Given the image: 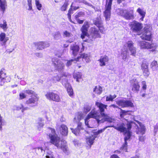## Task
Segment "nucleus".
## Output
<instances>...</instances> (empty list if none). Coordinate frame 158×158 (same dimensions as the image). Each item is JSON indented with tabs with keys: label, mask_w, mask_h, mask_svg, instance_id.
<instances>
[{
	"label": "nucleus",
	"mask_w": 158,
	"mask_h": 158,
	"mask_svg": "<svg viewBox=\"0 0 158 158\" xmlns=\"http://www.w3.org/2000/svg\"><path fill=\"white\" fill-rule=\"evenodd\" d=\"M135 123L133 121H128L126 124L127 128L125 127V124L123 123L117 124L116 126H114V128L120 132H124L125 134H127L124 137V143L120 148V150H123L125 152H127V141L129 139L131 135V132L130 131L132 128V124Z\"/></svg>",
	"instance_id": "f257e3e1"
},
{
	"label": "nucleus",
	"mask_w": 158,
	"mask_h": 158,
	"mask_svg": "<svg viewBox=\"0 0 158 158\" xmlns=\"http://www.w3.org/2000/svg\"><path fill=\"white\" fill-rule=\"evenodd\" d=\"M89 27V24L87 21H85L81 28L82 34L81 37L84 41L90 42L92 40V38H101V36L99 33L98 30L95 27L90 28L89 32L90 35H88L87 33L88 29Z\"/></svg>",
	"instance_id": "f03ea898"
},
{
	"label": "nucleus",
	"mask_w": 158,
	"mask_h": 158,
	"mask_svg": "<svg viewBox=\"0 0 158 158\" xmlns=\"http://www.w3.org/2000/svg\"><path fill=\"white\" fill-rule=\"evenodd\" d=\"M91 118L96 119L98 123L107 121L101 114H99L97 111L93 110L88 114L85 120V124L89 128L93 127H90L88 123V120Z\"/></svg>",
	"instance_id": "7ed1b4c3"
},
{
	"label": "nucleus",
	"mask_w": 158,
	"mask_h": 158,
	"mask_svg": "<svg viewBox=\"0 0 158 158\" xmlns=\"http://www.w3.org/2000/svg\"><path fill=\"white\" fill-rule=\"evenodd\" d=\"M95 106L98 108V110L100 112V114L109 122H112L111 118L108 115L104 112L105 110L107 109V105L103 104L100 102L96 101L95 103Z\"/></svg>",
	"instance_id": "20e7f679"
},
{
	"label": "nucleus",
	"mask_w": 158,
	"mask_h": 158,
	"mask_svg": "<svg viewBox=\"0 0 158 158\" xmlns=\"http://www.w3.org/2000/svg\"><path fill=\"white\" fill-rule=\"evenodd\" d=\"M113 0H106V3L103 12L104 16L106 21H109L110 18L112 2Z\"/></svg>",
	"instance_id": "39448f33"
},
{
	"label": "nucleus",
	"mask_w": 158,
	"mask_h": 158,
	"mask_svg": "<svg viewBox=\"0 0 158 158\" xmlns=\"http://www.w3.org/2000/svg\"><path fill=\"white\" fill-rule=\"evenodd\" d=\"M139 45L141 48L149 49L150 51L152 52L155 51L156 48V43L150 44L149 42L144 41L139 42Z\"/></svg>",
	"instance_id": "423d86ee"
},
{
	"label": "nucleus",
	"mask_w": 158,
	"mask_h": 158,
	"mask_svg": "<svg viewBox=\"0 0 158 158\" xmlns=\"http://www.w3.org/2000/svg\"><path fill=\"white\" fill-rule=\"evenodd\" d=\"M52 61L55 68L60 72H62L64 67V60H58L57 58H53L52 59Z\"/></svg>",
	"instance_id": "0eeeda50"
},
{
	"label": "nucleus",
	"mask_w": 158,
	"mask_h": 158,
	"mask_svg": "<svg viewBox=\"0 0 158 158\" xmlns=\"http://www.w3.org/2000/svg\"><path fill=\"white\" fill-rule=\"evenodd\" d=\"M45 96L46 98L50 101L57 102H60L61 101L59 95L52 92H47Z\"/></svg>",
	"instance_id": "6e6552de"
},
{
	"label": "nucleus",
	"mask_w": 158,
	"mask_h": 158,
	"mask_svg": "<svg viewBox=\"0 0 158 158\" xmlns=\"http://www.w3.org/2000/svg\"><path fill=\"white\" fill-rule=\"evenodd\" d=\"M79 49H80V52H82L85 49L84 44L80 43L77 45L73 44L71 47V49L72 51V54L74 56H76L78 54Z\"/></svg>",
	"instance_id": "1a4fd4ad"
},
{
	"label": "nucleus",
	"mask_w": 158,
	"mask_h": 158,
	"mask_svg": "<svg viewBox=\"0 0 158 158\" xmlns=\"http://www.w3.org/2000/svg\"><path fill=\"white\" fill-rule=\"evenodd\" d=\"M39 99V97L37 96V94L31 95L30 98L26 101L25 104L32 106H35L38 104Z\"/></svg>",
	"instance_id": "9d476101"
},
{
	"label": "nucleus",
	"mask_w": 158,
	"mask_h": 158,
	"mask_svg": "<svg viewBox=\"0 0 158 158\" xmlns=\"http://www.w3.org/2000/svg\"><path fill=\"white\" fill-rule=\"evenodd\" d=\"M129 26L131 30L136 32H140L143 27V24L142 23L135 21L131 23Z\"/></svg>",
	"instance_id": "9b49d317"
},
{
	"label": "nucleus",
	"mask_w": 158,
	"mask_h": 158,
	"mask_svg": "<svg viewBox=\"0 0 158 158\" xmlns=\"http://www.w3.org/2000/svg\"><path fill=\"white\" fill-rule=\"evenodd\" d=\"M48 136L50 139V143L55 145L57 148L59 147L60 141V137L56 134H49Z\"/></svg>",
	"instance_id": "f8f14e48"
},
{
	"label": "nucleus",
	"mask_w": 158,
	"mask_h": 158,
	"mask_svg": "<svg viewBox=\"0 0 158 158\" xmlns=\"http://www.w3.org/2000/svg\"><path fill=\"white\" fill-rule=\"evenodd\" d=\"M151 28L148 26L145 27L144 28V32L140 37L143 40L149 41L151 38Z\"/></svg>",
	"instance_id": "ddd939ff"
},
{
	"label": "nucleus",
	"mask_w": 158,
	"mask_h": 158,
	"mask_svg": "<svg viewBox=\"0 0 158 158\" xmlns=\"http://www.w3.org/2000/svg\"><path fill=\"white\" fill-rule=\"evenodd\" d=\"M9 38L6 37V34L2 32L0 34V46L6 45V42L9 40Z\"/></svg>",
	"instance_id": "4468645a"
},
{
	"label": "nucleus",
	"mask_w": 158,
	"mask_h": 158,
	"mask_svg": "<svg viewBox=\"0 0 158 158\" xmlns=\"http://www.w3.org/2000/svg\"><path fill=\"white\" fill-rule=\"evenodd\" d=\"M136 122L139 124L140 128H138V130L136 131V134H138L143 135L145 133L146 128L145 126L142 123L138 121H136Z\"/></svg>",
	"instance_id": "2eb2a0df"
},
{
	"label": "nucleus",
	"mask_w": 158,
	"mask_h": 158,
	"mask_svg": "<svg viewBox=\"0 0 158 158\" xmlns=\"http://www.w3.org/2000/svg\"><path fill=\"white\" fill-rule=\"evenodd\" d=\"M35 45L37 49L39 50H42L49 47V44L47 42L41 41L35 43Z\"/></svg>",
	"instance_id": "dca6fc26"
},
{
	"label": "nucleus",
	"mask_w": 158,
	"mask_h": 158,
	"mask_svg": "<svg viewBox=\"0 0 158 158\" xmlns=\"http://www.w3.org/2000/svg\"><path fill=\"white\" fill-rule=\"evenodd\" d=\"M90 56L89 54L84 53L78 56L77 58V59L79 61L80 59H82L83 61H85L86 63H89L90 61Z\"/></svg>",
	"instance_id": "f3484780"
},
{
	"label": "nucleus",
	"mask_w": 158,
	"mask_h": 158,
	"mask_svg": "<svg viewBox=\"0 0 158 158\" xmlns=\"http://www.w3.org/2000/svg\"><path fill=\"white\" fill-rule=\"evenodd\" d=\"M123 16L127 19H130L134 18V15L133 9L131 10L130 11L125 10V13Z\"/></svg>",
	"instance_id": "a211bd4d"
},
{
	"label": "nucleus",
	"mask_w": 158,
	"mask_h": 158,
	"mask_svg": "<svg viewBox=\"0 0 158 158\" xmlns=\"http://www.w3.org/2000/svg\"><path fill=\"white\" fill-rule=\"evenodd\" d=\"M60 131L62 135L66 136L68 134V128L64 124H61L59 128Z\"/></svg>",
	"instance_id": "6ab92c4d"
},
{
	"label": "nucleus",
	"mask_w": 158,
	"mask_h": 158,
	"mask_svg": "<svg viewBox=\"0 0 158 158\" xmlns=\"http://www.w3.org/2000/svg\"><path fill=\"white\" fill-rule=\"evenodd\" d=\"M148 66V64L145 63H143L141 65V69L143 71V75L145 76H148L149 74Z\"/></svg>",
	"instance_id": "aec40b11"
},
{
	"label": "nucleus",
	"mask_w": 158,
	"mask_h": 158,
	"mask_svg": "<svg viewBox=\"0 0 158 158\" xmlns=\"http://www.w3.org/2000/svg\"><path fill=\"white\" fill-rule=\"evenodd\" d=\"M64 85L70 97L73 96V92L71 85L67 82V81H66Z\"/></svg>",
	"instance_id": "412c9836"
},
{
	"label": "nucleus",
	"mask_w": 158,
	"mask_h": 158,
	"mask_svg": "<svg viewBox=\"0 0 158 158\" xmlns=\"http://www.w3.org/2000/svg\"><path fill=\"white\" fill-rule=\"evenodd\" d=\"M109 59L108 56H105L101 57L99 59V64L101 66H105L106 64L108 62Z\"/></svg>",
	"instance_id": "4be33fe9"
},
{
	"label": "nucleus",
	"mask_w": 158,
	"mask_h": 158,
	"mask_svg": "<svg viewBox=\"0 0 158 158\" xmlns=\"http://www.w3.org/2000/svg\"><path fill=\"white\" fill-rule=\"evenodd\" d=\"M7 4L5 0H0V10L2 14H3L7 8Z\"/></svg>",
	"instance_id": "5701e85b"
},
{
	"label": "nucleus",
	"mask_w": 158,
	"mask_h": 158,
	"mask_svg": "<svg viewBox=\"0 0 158 158\" xmlns=\"http://www.w3.org/2000/svg\"><path fill=\"white\" fill-rule=\"evenodd\" d=\"M140 88V86L139 83L135 82L132 85V90L135 93H138Z\"/></svg>",
	"instance_id": "b1692460"
},
{
	"label": "nucleus",
	"mask_w": 158,
	"mask_h": 158,
	"mask_svg": "<svg viewBox=\"0 0 158 158\" xmlns=\"http://www.w3.org/2000/svg\"><path fill=\"white\" fill-rule=\"evenodd\" d=\"M136 11L141 17V18L140 19V21H143L145 16L146 11L143 9H141L140 8H138L137 10Z\"/></svg>",
	"instance_id": "393cba45"
},
{
	"label": "nucleus",
	"mask_w": 158,
	"mask_h": 158,
	"mask_svg": "<svg viewBox=\"0 0 158 158\" xmlns=\"http://www.w3.org/2000/svg\"><path fill=\"white\" fill-rule=\"evenodd\" d=\"M127 48H123L121 49V56L122 59L124 61L127 60Z\"/></svg>",
	"instance_id": "a878e982"
},
{
	"label": "nucleus",
	"mask_w": 158,
	"mask_h": 158,
	"mask_svg": "<svg viewBox=\"0 0 158 158\" xmlns=\"http://www.w3.org/2000/svg\"><path fill=\"white\" fill-rule=\"evenodd\" d=\"M95 137L93 136V135H91L86 138V143L89 146L91 147V146L93 144L94 140Z\"/></svg>",
	"instance_id": "bb28decb"
},
{
	"label": "nucleus",
	"mask_w": 158,
	"mask_h": 158,
	"mask_svg": "<svg viewBox=\"0 0 158 158\" xmlns=\"http://www.w3.org/2000/svg\"><path fill=\"white\" fill-rule=\"evenodd\" d=\"M93 91L97 94H100L102 92V88L101 86H96L94 89Z\"/></svg>",
	"instance_id": "cd10ccee"
},
{
	"label": "nucleus",
	"mask_w": 158,
	"mask_h": 158,
	"mask_svg": "<svg viewBox=\"0 0 158 158\" xmlns=\"http://www.w3.org/2000/svg\"><path fill=\"white\" fill-rule=\"evenodd\" d=\"M133 44L134 43L131 40L128 41L124 44L123 48H127V50L128 49H129L134 47Z\"/></svg>",
	"instance_id": "c85d7f7f"
},
{
	"label": "nucleus",
	"mask_w": 158,
	"mask_h": 158,
	"mask_svg": "<svg viewBox=\"0 0 158 158\" xmlns=\"http://www.w3.org/2000/svg\"><path fill=\"white\" fill-rule=\"evenodd\" d=\"M0 27L3 29V31H6L8 28L7 23L6 20H3L2 23L0 24Z\"/></svg>",
	"instance_id": "c756f323"
},
{
	"label": "nucleus",
	"mask_w": 158,
	"mask_h": 158,
	"mask_svg": "<svg viewBox=\"0 0 158 158\" xmlns=\"http://www.w3.org/2000/svg\"><path fill=\"white\" fill-rule=\"evenodd\" d=\"M94 25L97 26L98 27L102 25V21L101 20V18L99 17H97L96 19L94 20Z\"/></svg>",
	"instance_id": "7c9ffc66"
},
{
	"label": "nucleus",
	"mask_w": 158,
	"mask_h": 158,
	"mask_svg": "<svg viewBox=\"0 0 158 158\" xmlns=\"http://www.w3.org/2000/svg\"><path fill=\"white\" fill-rule=\"evenodd\" d=\"M125 107H130L133 108L134 107V105L133 103L130 100H125Z\"/></svg>",
	"instance_id": "2f4dec72"
},
{
	"label": "nucleus",
	"mask_w": 158,
	"mask_h": 158,
	"mask_svg": "<svg viewBox=\"0 0 158 158\" xmlns=\"http://www.w3.org/2000/svg\"><path fill=\"white\" fill-rule=\"evenodd\" d=\"M151 67L153 71H155L157 70L158 65L157 62L156 61H153L151 64Z\"/></svg>",
	"instance_id": "473e14b6"
},
{
	"label": "nucleus",
	"mask_w": 158,
	"mask_h": 158,
	"mask_svg": "<svg viewBox=\"0 0 158 158\" xmlns=\"http://www.w3.org/2000/svg\"><path fill=\"white\" fill-rule=\"evenodd\" d=\"M6 77V73L4 69L2 68L0 70V78L4 79Z\"/></svg>",
	"instance_id": "72a5a7b5"
},
{
	"label": "nucleus",
	"mask_w": 158,
	"mask_h": 158,
	"mask_svg": "<svg viewBox=\"0 0 158 158\" xmlns=\"http://www.w3.org/2000/svg\"><path fill=\"white\" fill-rule=\"evenodd\" d=\"M85 13L82 11H80L76 13L74 15V18L75 19H77L79 17H84Z\"/></svg>",
	"instance_id": "f704fd0d"
},
{
	"label": "nucleus",
	"mask_w": 158,
	"mask_h": 158,
	"mask_svg": "<svg viewBox=\"0 0 158 158\" xmlns=\"http://www.w3.org/2000/svg\"><path fill=\"white\" fill-rule=\"evenodd\" d=\"M130 111L129 110H125L121 109V111L120 112V116L122 117H123L124 116L127 115H130L131 114L128 113V112Z\"/></svg>",
	"instance_id": "c9c22d12"
},
{
	"label": "nucleus",
	"mask_w": 158,
	"mask_h": 158,
	"mask_svg": "<svg viewBox=\"0 0 158 158\" xmlns=\"http://www.w3.org/2000/svg\"><path fill=\"white\" fill-rule=\"evenodd\" d=\"M36 6L37 9L40 10L42 9V5L40 2L39 0H35Z\"/></svg>",
	"instance_id": "e433bc0d"
},
{
	"label": "nucleus",
	"mask_w": 158,
	"mask_h": 158,
	"mask_svg": "<svg viewBox=\"0 0 158 158\" xmlns=\"http://www.w3.org/2000/svg\"><path fill=\"white\" fill-rule=\"evenodd\" d=\"M116 97V95L114 94L113 95H110L109 96H107L106 98V101H113V100Z\"/></svg>",
	"instance_id": "4c0bfd02"
},
{
	"label": "nucleus",
	"mask_w": 158,
	"mask_h": 158,
	"mask_svg": "<svg viewBox=\"0 0 158 158\" xmlns=\"http://www.w3.org/2000/svg\"><path fill=\"white\" fill-rule=\"evenodd\" d=\"M60 148L63 150L64 152H66L67 151V149L68 147L66 145L64 142H63V143H61L60 145H59V147Z\"/></svg>",
	"instance_id": "58836bf2"
},
{
	"label": "nucleus",
	"mask_w": 158,
	"mask_h": 158,
	"mask_svg": "<svg viewBox=\"0 0 158 158\" xmlns=\"http://www.w3.org/2000/svg\"><path fill=\"white\" fill-rule=\"evenodd\" d=\"M125 100H120L117 102V104L122 108L125 107Z\"/></svg>",
	"instance_id": "ea45409f"
},
{
	"label": "nucleus",
	"mask_w": 158,
	"mask_h": 158,
	"mask_svg": "<svg viewBox=\"0 0 158 158\" xmlns=\"http://www.w3.org/2000/svg\"><path fill=\"white\" fill-rule=\"evenodd\" d=\"M73 76L75 79H80L82 78V74L80 72H77L74 73Z\"/></svg>",
	"instance_id": "a19ab883"
},
{
	"label": "nucleus",
	"mask_w": 158,
	"mask_h": 158,
	"mask_svg": "<svg viewBox=\"0 0 158 158\" xmlns=\"http://www.w3.org/2000/svg\"><path fill=\"white\" fill-rule=\"evenodd\" d=\"M25 92L28 95H34L37 94L35 91L29 89H26L25 90Z\"/></svg>",
	"instance_id": "79ce46f5"
},
{
	"label": "nucleus",
	"mask_w": 158,
	"mask_h": 158,
	"mask_svg": "<svg viewBox=\"0 0 158 158\" xmlns=\"http://www.w3.org/2000/svg\"><path fill=\"white\" fill-rule=\"evenodd\" d=\"M68 5V2L67 1H65L64 4L61 7V10L63 11L66 10Z\"/></svg>",
	"instance_id": "37998d69"
},
{
	"label": "nucleus",
	"mask_w": 158,
	"mask_h": 158,
	"mask_svg": "<svg viewBox=\"0 0 158 158\" xmlns=\"http://www.w3.org/2000/svg\"><path fill=\"white\" fill-rule=\"evenodd\" d=\"M71 130L72 131V132L76 135L79 134L80 131L79 129H78L76 127L75 129L71 128Z\"/></svg>",
	"instance_id": "c03bdc74"
},
{
	"label": "nucleus",
	"mask_w": 158,
	"mask_h": 158,
	"mask_svg": "<svg viewBox=\"0 0 158 158\" xmlns=\"http://www.w3.org/2000/svg\"><path fill=\"white\" fill-rule=\"evenodd\" d=\"M107 127H105L103 128L98 130L97 131L94 133V135L96 136H98L99 134L103 132Z\"/></svg>",
	"instance_id": "a18cd8bd"
},
{
	"label": "nucleus",
	"mask_w": 158,
	"mask_h": 158,
	"mask_svg": "<svg viewBox=\"0 0 158 158\" xmlns=\"http://www.w3.org/2000/svg\"><path fill=\"white\" fill-rule=\"evenodd\" d=\"M116 12L118 14L123 16L125 13V10H123L121 9H118L116 10Z\"/></svg>",
	"instance_id": "49530a36"
},
{
	"label": "nucleus",
	"mask_w": 158,
	"mask_h": 158,
	"mask_svg": "<svg viewBox=\"0 0 158 158\" xmlns=\"http://www.w3.org/2000/svg\"><path fill=\"white\" fill-rule=\"evenodd\" d=\"M2 158H13L12 155L8 153H4L2 156Z\"/></svg>",
	"instance_id": "de8ad7c7"
},
{
	"label": "nucleus",
	"mask_w": 158,
	"mask_h": 158,
	"mask_svg": "<svg viewBox=\"0 0 158 158\" xmlns=\"http://www.w3.org/2000/svg\"><path fill=\"white\" fill-rule=\"evenodd\" d=\"M130 51L131 54L133 56H135L136 53V48L134 47L129 49Z\"/></svg>",
	"instance_id": "09e8293b"
},
{
	"label": "nucleus",
	"mask_w": 158,
	"mask_h": 158,
	"mask_svg": "<svg viewBox=\"0 0 158 158\" xmlns=\"http://www.w3.org/2000/svg\"><path fill=\"white\" fill-rule=\"evenodd\" d=\"M54 38L56 40L59 39L60 37V33L59 31L56 32L54 34Z\"/></svg>",
	"instance_id": "8fccbe9b"
},
{
	"label": "nucleus",
	"mask_w": 158,
	"mask_h": 158,
	"mask_svg": "<svg viewBox=\"0 0 158 158\" xmlns=\"http://www.w3.org/2000/svg\"><path fill=\"white\" fill-rule=\"evenodd\" d=\"M27 0V4L28 6V8L27 9L28 10H32V0Z\"/></svg>",
	"instance_id": "3c124183"
},
{
	"label": "nucleus",
	"mask_w": 158,
	"mask_h": 158,
	"mask_svg": "<svg viewBox=\"0 0 158 158\" xmlns=\"http://www.w3.org/2000/svg\"><path fill=\"white\" fill-rule=\"evenodd\" d=\"M27 97V95L23 92H21L19 94V100H22L26 98Z\"/></svg>",
	"instance_id": "603ef678"
},
{
	"label": "nucleus",
	"mask_w": 158,
	"mask_h": 158,
	"mask_svg": "<svg viewBox=\"0 0 158 158\" xmlns=\"http://www.w3.org/2000/svg\"><path fill=\"white\" fill-rule=\"evenodd\" d=\"M77 61H78L77 58L75 59H72L67 61L66 65L67 66H69L71 64L72 62H74L75 63V62H76Z\"/></svg>",
	"instance_id": "864d4df0"
},
{
	"label": "nucleus",
	"mask_w": 158,
	"mask_h": 158,
	"mask_svg": "<svg viewBox=\"0 0 158 158\" xmlns=\"http://www.w3.org/2000/svg\"><path fill=\"white\" fill-rule=\"evenodd\" d=\"M63 35L66 37H70L72 35V34L67 31H65L64 32Z\"/></svg>",
	"instance_id": "5fc2aeb1"
},
{
	"label": "nucleus",
	"mask_w": 158,
	"mask_h": 158,
	"mask_svg": "<svg viewBox=\"0 0 158 158\" xmlns=\"http://www.w3.org/2000/svg\"><path fill=\"white\" fill-rule=\"evenodd\" d=\"M142 89L144 91H145L147 89V85L146 82L145 81H143L142 82Z\"/></svg>",
	"instance_id": "6e6d98bb"
},
{
	"label": "nucleus",
	"mask_w": 158,
	"mask_h": 158,
	"mask_svg": "<svg viewBox=\"0 0 158 158\" xmlns=\"http://www.w3.org/2000/svg\"><path fill=\"white\" fill-rule=\"evenodd\" d=\"M54 156L53 154L51 152H48L45 157L46 158H51Z\"/></svg>",
	"instance_id": "4d7b16f0"
},
{
	"label": "nucleus",
	"mask_w": 158,
	"mask_h": 158,
	"mask_svg": "<svg viewBox=\"0 0 158 158\" xmlns=\"http://www.w3.org/2000/svg\"><path fill=\"white\" fill-rule=\"evenodd\" d=\"M75 1H74V2H72L71 5V8H72V9H73V10H76L77 9H78L79 8V7H76V6H74V2H75Z\"/></svg>",
	"instance_id": "13d9d810"
},
{
	"label": "nucleus",
	"mask_w": 158,
	"mask_h": 158,
	"mask_svg": "<svg viewBox=\"0 0 158 158\" xmlns=\"http://www.w3.org/2000/svg\"><path fill=\"white\" fill-rule=\"evenodd\" d=\"M2 117L0 114V130H2Z\"/></svg>",
	"instance_id": "bf43d9fd"
},
{
	"label": "nucleus",
	"mask_w": 158,
	"mask_h": 158,
	"mask_svg": "<svg viewBox=\"0 0 158 158\" xmlns=\"http://www.w3.org/2000/svg\"><path fill=\"white\" fill-rule=\"evenodd\" d=\"M48 129L51 130V132L52 134H56V131L54 128H52L50 127H48Z\"/></svg>",
	"instance_id": "052dcab7"
},
{
	"label": "nucleus",
	"mask_w": 158,
	"mask_h": 158,
	"mask_svg": "<svg viewBox=\"0 0 158 158\" xmlns=\"http://www.w3.org/2000/svg\"><path fill=\"white\" fill-rule=\"evenodd\" d=\"M98 27L99 29V30L100 31V32L102 33H104L105 31V30L103 27L101 26Z\"/></svg>",
	"instance_id": "680f3d73"
},
{
	"label": "nucleus",
	"mask_w": 158,
	"mask_h": 158,
	"mask_svg": "<svg viewBox=\"0 0 158 158\" xmlns=\"http://www.w3.org/2000/svg\"><path fill=\"white\" fill-rule=\"evenodd\" d=\"M85 4L91 7L92 8H93L94 10H95V11L97 10L96 9L95 7V6H93V5H92L91 4H89V3H88L86 2H85Z\"/></svg>",
	"instance_id": "e2e57ef3"
},
{
	"label": "nucleus",
	"mask_w": 158,
	"mask_h": 158,
	"mask_svg": "<svg viewBox=\"0 0 158 158\" xmlns=\"http://www.w3.org/2000/svg\"><path fill=\"white\" fill-rule=\"evenodd\" d=\"M110 158H120L116 154H113L110 156Z\"/></svg>",
	"instance_id": "0e129e2a"
},
{
	"label": "nucleus",
	"mask_w": 158,
	"mask_h": 158,
	"mask_svg": "<svg viewBox=\"0 0 158 158\" xmlns=\"http://www.w3.org/2000/svg\"><path fill=\"white\" fill-rule=\"evenodd\" d=\"M139 140L140 141L143 142L145 140L144 137L143 136H139Z\"/></svg>",
	"instance_id": "69168bd1"
},
{
	"label": "nucleus",
	"mask_w": 158,
	"mask_h": 158,
	"mask_svg": "<svg viewBox=\"0 0 158 158\" xmlns=\"http://www.w3.org/2000/svg\"><path fill=\"white\" fill-rule=\"evenodd\" d=\"M78 129H79L80 131L81 129H83V128L82 127V124L81 123H80L78 125L77 127Z\"/></svg>",
	"instance_id": "338daca9"
},
{
	"label": "nucleus",
	"mask_w": 158,
	"mask_h": 158,
	"mask_svg": "<svg viewBox=\"0 0 158 158\" xmlns=\"http://www.w3.org/2000/svg\"><path fill=\"white\" fill-rule=\"evenodd\" d=\"M76 20L77 21V22L79 23V24H81L83 23L84 20H81L79 19H76Z\"/></svg>",
	"instance_id": "774afa93"
}]
</instances>
